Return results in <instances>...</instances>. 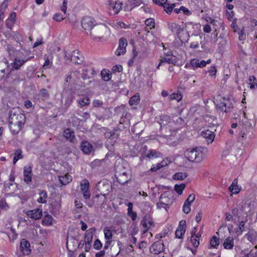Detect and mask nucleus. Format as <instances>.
Listing matches in <instances>:
<instances>
[{
  "instance_id": "obj_1",
  "label": "nucleus",
  "mask_w": 257,
  "mask_h": 257,
  "mask_svg": "<svg viewBox=\"0 0 257 257\" xmlns=\"http://www.w3.org/2000/svg\"><path fill=\"white\" fill-rule=\"evenodd\" d=\"M207 150L206 148L200 147L186 150L184 155L190 162L199 163L206 157Z\"/></svg>"
},
{
  "instance_id": "obj_2",
  "label": "nucleus",
  "mask_w": 257,
  "mask_h": 257,
  "mask_svg": "<svg viewBox=\"0 0 257 257\" xmlns=\"http://www.w3.org/2000/svg\"><path fill=\"white\" fill-rule=\"evenodd\" d=\"M241 113L243 115L244 118L239 122L240 132L239 135L242 138L246 139L247 137L250 138L251 136V130H252V125L245 117V113L242 112Z\"/></svg>"
},
{
  "instance_id": "obj_3",
  "label": "nucleus",
  "mask_w": 257,
  "mask_h": 257,
  "mask_svg": "<svg viewBox=\"0 0 257 257\" xmlns=\"http://www.w3.org/2000/svg\"><path fill=\"white\" fill-rule=\"evenodd\" d=\"M234 101L230 98L221 97L216 107L222 112H229L234 108Z\"/></svg>"
},
{
  "instance_id": "obj_4",
  "label": "nucleus",
  "mask_w": 257,
  "mask_h": 257,
  "mask_svg": "<svg viewBox=\"0 0 257 257\" xmlns=\"http://www.w3.org/2000/svg\"><path fill=\"white\" fill-rule=\"evenodd\" d=\"M107 28L104 25L95 26L90 31V36L95 40H100L104 37Z\"/></svg>"
},
{
  "instance_id": "obj_5",
  "label": "nucleus",
  "mask_w": 257,
  "mask_h": 257,
  "mask_svg": "<svg viewBox=\"0 0 257 257\" xmlns=\"http://www.w3.org/2000/svg\"><path fill=\"white\" fill-rule=\"evenodd\" d=\"M123 3L120 1L108 0L106 2V6L110 15H116L122 10Z\"/></svg>"
},
{
  "instance_id": "obj_6",
  "label": "nucleus",
  "mask_w": 257,
  "mask_h": 257,
  "mask_svg": "<svg viewBox=\"0 0 257 257\" xmlns=\"http://www.w3.org/2000/svg\"><path fill=\"white\" fill-rule=\"evenodd\" d=\"M250 203L247 204L244 206H240V205L237 207L234 208L232 209L231 212L233 216L236 217L238 219H239L240 217V211L244 212L246 214V217L251 216L253 214V212L251 211L250 208Z\"/></svg>"
},
{
  "instance_id": "obj_7",
  "label": "nucleus",
  "mask_w": 257,
  "mask_h": 257,
  "mask_svg": "<svg viewBox=\"0 0 257 257\" xmlns=\"http://www.w3.org/2000/svg\"><path fill=\"white\" fill-rule=\"evenodd\" d=\"M64 57L70 59L71 62L76 64H80L83 62L84 57L78 50H74L70 55L65 52Z\"/></svg>"
},
{
  "instance_id": "obj_8",
  "label": "nucleus",
  "mask_w": 257,
  "mask_h": 257,
  "mask_svg": "<svg viewBox=\"0 0 257 257\" xmlns=\"http://www.w3.org/2000/svg\"><path fill=\"white\" fill-rule=\"evenodd\" d=\"M80 192L85 200L90 199L91 194L89 191V183L87 179L82 180L80 183Z\"/></svg>"
},
{
  "instance_id": "obj_9",
  "label": "nucleus",
  "mask_w": 257,
  "mask_h": 257,
  "mask_svg": "<svg viewBox=\"0 0 257 257\" xmlns=\"http://www.w3.org/2000/svg\"><path fill=\"white\" fill-rule=\"evenodd\" d=\"M81 26L84 30L90 32L95 26V21L92 17H84L81 20Z\"/></svg>"
},
{
  "instance_id": "obj_10",
  "label": "nucleus",
  "mask_w": 257,
  "mask_h": 257,
  "mask_svg": "<svg viewBox=\"0 0 257 257\" xmlns=\"http://www.w3.org/2000/svg\"><path fill=\"white\" fill-rule=\"evenodd\" d=\"M101 183H99L98 185L97 186L99 190L100 191V194H98L96 195V197L98 198L99 197L100 195L103 196V200H102V203H104L106 201V196L108 195L109 193V188H110V186L108 184H102V186H101Z\"/></svg>"
},
{
  "instance_id": "obj_11",
  "label": "nucleus",
  "mask_w": 257,
  "mask_h": 257,
  "mask_svg": "<svg viewBox=\"0 0 257 257\" xmlns=\"http://www.w3.org/2000/svg\"><path fill=\"white\" fill-rule=\"evenodd\" d=\"M150 251L154 254H159L164 250L163 241L159 240L154 242L150 247Z\"/></svg>"
},
{
  "instance_id": "obj_12",
  "label": "nucleus",
  "mask_w": 257,
  "mask_h": 257,
  "mask_svg": "<svg viewBox=\"0 0 257 257\" xmlns=\"http://www.w3.org/2000/svg\"><path fill=\"white\" fill-rule=\"evenodd\" d=\"M127 45V42L125 38H121L119 40V45L115 52L117 56L125 54L126 52V47Z\"/></svg>"
},
{
  "instance_id": "obj_13",
  "label": "nucleus",
  "mask_w": 257,
  "mask_h": 257,
  "mask_svg": "<svg viewBox=\"0 0 257 257\" xmlns=\"http://www.w3.org/2000/svg\"><path fill=\"white\" fill-rule=\"evenodd\" d=\"M27 215L32 219L38 220L41 218L43 215L42 210L40 208L30 210L27 212Z\"/></svg>"
},
{
  "instance_id": "obj_14",
  "label": "nucleus",
  "mask_w": 257,
  "mask_h": 257,
  "mask_svg": "<svg viewBox=\"0 0 257 257\" xmlns=\"http://www.w3.org/2000/svg\"><path fill=\"white\" fill-rule=\"evenodd\" d=\"M25 118V115L22 113H11L9 115V121L11 122V123L13 121H16L18 123H20V122L24 123Z\"/></svg>"
},
{
  "instance_id": "obj_15",
  "label": "nucleus",
  "mask_w": 257,
  "mask_h": 257,
  "mask_svg": "<svg viewBox=\"0 0 257 257\" xmlns=\"http://www.w3.org/2000/svg\"><path fill=\"white\" fill-rule=\"evenodd\" d=\"M9 128L13 134H18L24 125V122L17 123L16 121H13L12 123L9 121Z\"/></svg>"
},
{
  "instance_id": "obj_16",
  "label": "nucleus",
  "mask_w": 257,
  "mask_h": 257,
  "mask_svg": "<svg viewBox=\"0 0 257 257\" xmlns=\"http://www.w3.org/2000/svg\"><path fill=\"white\" fill-rule=\"evenodd\" d=\"M24 180L27 184L32 181V167L31 166H25L24 168Z\"/></svg>"
},
{
  "instance_id": "obj_17",
  "label": "nucleus",
  "mask_w": 257,
  "mask_h": 257,
  "mask_svg": "<svg viewBox=\"0 0 257 257\" xmlns=\"http://www.w3.org/2000/svg\"><path fill=\"white\" fill-rule=\"evenodd\" d=\"M20 247L21 251L24 254H28L31 252L30 243L25 239L21 240Z\"/></svg>"
},
{
  "instance_id": "obj_18",
  "label": "nucleus",
  "mask_w": 257,
  "mask_h": 257,
  "mask_svg": "<svg viewBox=\"0 0 257 257\" xmlns=\"http://www.w3.org/2000/svg\"><path fill=\"white\" fill-rule=\"evenodd\" d=\"M30 58H26L25 57L21 59L18 57L15 58L14 62L12 64V66L15 70L19 69L27 61L30 60Z\"/></svg>"
},
{
  "instance_id": "obj_19",
  "label": "nucleus",
  "mask_w": 257,
  "mask_h": 257,
  "mask_svg": "<svg viewBox=\"0 0 257 257\" xmlns=\"http://www.w3.org/2000/svg\"><path fill=\"white\" fill-rule=\"evenodd\" d=\"M117 181L121 184L127 183L130 180L129 173L127 171H124L116 175Z\"/></svg>"
},
{
  "instance_id": "obj_20",
  "label": "nucleus",
  "mask_w": 257,
  "mask_h": 257,
  "mask_svg": "<svg viewBox=\"0 0 257 257\" xmlns=\"http://www.w3.org/2000/svg\"><path fill=\"white\" fill-rule=\"evenodd\" d=\"M51 211L57 213L59 212L61 207V200L59 197L53 201L51 203Z\"/></svg>"
},
{
  "instance_id": "obj_21",
  "label": "nucleus",
  "mask_w": 257,
  "mask_h": 257,
  "mask_svg": "<svg viewBox=\"0 0 257 257\" xmlns=\"http://www.w3.org/2000/svg\"><path fill=\"white\" fill-rule=\"evenodd\" d=\"M141 224L144 228V230L143 231V233H145L149 229L150 227L154 225V222L152 219L147 216H145L143 218Z\"/></svg>"
},
{
  "instance_id": "obj_22",
  "label": "nucleus",
  "mask_w": 257,
  "mask_h": 257,
  "mask_svg": "<svg viewBox=\"0 0 257 257\" xmlns=\"http://www.w3.org/2000/svg\"><path fill=\"white\" fill-rule=\"evenodd\" d=\"M96 229L95 227L91 228L87 230L84 234V241L85 242H92L93 233L95 231Z\"/></svg>"
},
{
  "instance_id": "obj_23",
  "label": "nucleus",
  "mask_w": 257,
  "mask_h": 257,
  "mask_svg": "<svg viewBox=\"0 0 257 257\" xmlns=\"http://www.w3.org/2000/svg\"><path fill=\"white\" fill-rule=\"evenodd\" d=\"M223 247L226 249H233L234 244V239L232 236H228L225 238L223 243Z\"/></svg>"
},
{
  "instance_id": "obj_24",
  "label": "nucleus",
  "mask_w": 257,
  "mask_h": 257,
  "mask_svg": "<svg viewBox=\"0 0 257 257\" xmlns=\"http://www.w3.org/2000/svg\"><path fill=\"white\" fill-rule=\"evenodd\" d=\"M201 136L207 139L208 143H211L214 139L215 135L214 133L208 130L203 131L201 133Z\"/></svg>"
},
{
  "instance_id": "obj_25",
  "label": "nucleus",
  "mask_w": 257,
  "mask_h": 257,
  "mask_svg": "<svg viewBox=\"0 0 257 257\" xmlns=\"http://www.w3.org/2000/svg\"><path fill=\"white\" fill-rule=\"evenodd\" d=\"M63 136L66 140L71 143H73L75 139L74 132L69 128L65 129L64 131Z\"/></svg>"
},
{
  "instance_id": "obj_26",
  "label": "nucleus",
  "mask_w": 257,
  "mask_h": 257,
  "mask_svg": "<svg viewBox=\"0 0 257 257\" xmlns=\"http://www.w3.org/2000/svg\"><path fill=\"white\" fill-rule=\"evenodd\" d=\"M81 150L85 154H89L92 150L93 146L87 141L83 142L81 145Z\"/></svg>"
},
{
  "instance_id": "obj_27",
  "label": "nucleus",
  "mask_w": 257,
  "mask_h": 257,
  "mask_svg": "<svg viewBox=\"0 0 257 257\" xmlns=\"http://www.w3.org/2000/svg\"><path fill=\"white\" fill-rule=\"evenodd\" d=\"M104 238L106 240V243L110 244L112 238V231L109 227H105L103 229Z\"/></svg>"
},
{
  "instance_id": "obj_28",
  "label": "nucleus",
  "mask_w": 257,
  "mask_h": 257,
  "mask_svg": "<svg viewBox=\"0 0 257 257\" xmlns=\"http://www.w3.org/2000/svg\"><path fill=\"white\" fill-rule=\"evenodd\" d=\"M179 229L178 228V231L179 230L180 231V235H178V238H182L184 236L186 228V221L184 220H182L179 222Z\"/></svg>"
},
{
  "instance_id": "obj_29",
  "label": "nucleus",
  "mask_w": 257,
  "mask_h": 257,
  "mask_svg": "<svg viewBox=\"0 0 257 257\" xmlns=\"http://www.w3.org/2000/svg\"><path fill=\"white\" fill-rule=\"evenodd\" d=\"M119 135L113 131L107 132L104 134L105 138H108L111 141V143L113 144L115 142L116 140L118 138Z\"/></svg>"
},
{
  "instance_id": "obj_30",
  "label": "nucleus",
  "mask_w": 257,
  "mask_h": 257,
  "mask_svg": "<svg viewBox=\"0 0 257 257\" xmlns=\"http://www.w3.org/2000/svg\"><path fill=\"white\" fill-rule=\"evenodd\" d=\"M59 180L60 183L63 185H66L72 181V177L69 174L60 176Z\"/></svg>"
},
{
  "instance_id": "obj_31",
  "label": "nucleus",
  "mask_w": 257,
  "mask_h": 257,
  "mask_svg": "<svg viewBox=\"0 0 257 257\" xmlns=\"http://www.w3.org/2000/svg\"><path fill=\"white\" fill-rule=\"evenodd\" d=\"M247 219L246 218L244 221L242 220L239 221L238 224V228H236L235 230L236 234H237V235H240L242 233L245 231V222H247Z\"/></svg>"
},
{
  "instance_id": "obj_32",
  "label": "nucleus",
  "mask_w": 257,
  "mask_h": 257,
  "mask_svg": "<svg viewBox=\"0 0 257 257\" xmlns=\"http://www.w3.org/2000/svg\"><path fill=\"white\" fill-rule=\"evenodd\" d=\"M39 195L40 197L37 199V202L39 203H46V199L48 197L47 192L45 190H41L39 193Z\"/></svg>"
},
{
  "instance_id": "obj_33",
  "label": "nucleus",
  "mask_w": 257,
  "mask_h": 257,
  "mask_svg": "<svg viewBox=\"0 0 257 257\" xmlns=\"http://www.w3.org/2000/svg\"><path fill=\"white\" fill-rule=\"evenodd\" d=\"M77 102L79 107H82L85 105H88L90 104V100L88 97L84 96L77 99Z\"/></svg>"
},
{
  "instance_id": "obj_34",
  "label": "nucleus",
  "mask_w": 257,
  "mask_h": 257,
  "mask_svg": "<svg viewBox=\"0 0 257 257\" xmlns=\"http://www.w3.org/2000/svg\"><path fill=\"white\" fill-rule=\"evenodd\" d=\"M237 179H234L233 180L231 186L229 187L230 191L233 194H237L240 191V189H239L237 186Z\"/></svg>"
},
{
  "instance_id": "obj_35",
  "label": "nucleus",
  "mask_w": 257,
  "mask_h": 257,
  "mask_svg": "<svg viewBox=\"0 0 257 257\" xmlns=\"http://www.w3.org/2000/svg\"><path fill=\"white\" fill-rule=\"evenodd\" d=\"M163 62H167L169 64H175L176 62V59L175 56L174 57V58L168 57L162 58V59L161 60V61L160 62V63H159V64L158 65V67H157L158 69L159 68V67L162 65V64Z\"/></svg>"
},
{
  "instance_id": "obj_36",
  "label": "nucleus",
  "mask_w": 257,
  "mask_h": 257,
  "mask_svg": "<svg viewBox=\"0 0 257 257\" xmlns=\"http://www.w3.org/2000/svg\"><path fill=\"white\" fill-rule=\"evenodd\" d=\"M53 220V217L51 215L47 214L45 215L42 220V224L46 226H50L52 225Z\"/></svg>"
},
{
  "instance_id": "obj_37",
  "label": "nucleus",
  "mask_w": 257,
  "mask_h": 257,
  "mask_svg": "<svg viewBox=\"0 0 257 257\" xmlns=\"http://www.w3.org/2000/svg\"><path fill=\"white\" fill-rule=\"evenodd\" d=\"M168 199V197L165 194H162L160 197V202L157 203V206L158 208H161L163 207V205H168L169 204L165 201H164V200H166Z\"/></svg>"
},
{
  "instance_id": "obj_38",
  "label": "nucleus",
  "mask_w": 257,
  "mask_h": 257,
  "mask_svg": "<svg viewBox=\"0 0 257 257\" xmlns=\"http://www.w3.org/2000/svg\"><path fill=\"white\" fill-rule=\"evenodd\" d=\"M248 84L250 85V88L251 89H254L257 88V80L254 76H249Z\"/></svg>"
},
{
  "instance_id": "obj_39",
  "label": "nucleus",
  "mask_w": 257,
  "mask_h": 257,
  "mask_svg": "<svg viewBox=\"0 0 257 257\" xmlns=\"http://www.w3.org/2000/svg\"><path fill=\"white\" fill-rule=\"evenodd\" d=\"M101 74L102 79L104 81H107L109 80L111 78V74L108 70L103 69L101 71Z\"/></svg>"
},
{
  "instance_id": "obj_40",
  "label": "nucleus",
  "mask_w": 257,
  "mask_h": 257,
  "mask_svg": "<svg viewBox=\"0 0 257 257\" xmlns=\"http://www.w3.org/2000/svg\"><path fill=\"white\" fill-rule=\"evenodd\" d=\"M22 158H23L22 150L20 149L16 150L15 151L14 157L13 158V164H15L19 159Z\"/></svg>"
},
{
  "instance_id": "obj_41",
  "label": "nucleus",
  "mask_w": 257,
  "mask_h": 257,
  "mask_svg": "<svg viewBox=\"0 0 257 257\" xmlns=\"http://www.w3.org/2000/svg\"><path fill=\"white\" fill-rule=\"evenodd\" d=\"M182 171L181 169L178 168V180H183L188 176L186 170L183 169L182 171Z\"/></svg>"
},
{
  "instance_id": "obj_42",
  "label": "nucleus",
  "mask_w": 257,
  "mask_h": 257,
  "mask_svg": "<svg viewBox=\"0 0 257 257\" xmlns=\"http://www.w3.org/2000/svg\"><path fill=\"white\" fill-rule=\"evenodd\" d=\"M140 100V96L136 94L133 96L130 99L129 103L131 105H137L139 103Z\"/></svg>"
},
{
  "instance_id": "obj_43",
  "label": "nucleus",
  "mask_w": 257,
  "mask_h": 257,
  "mask_svg": "<svg viewBox=\"0 0 257 257\" xmlns=\"http://www.w3.org/2000/svg\"><path fill=\"white\" fill-rule=\"evenodd\" d=\"M210 246L212 247L217 248L219 244V239L215 236H213L210 241Z\"/></svg>"
},
{
  "instance_id": "obj_44",
  "label": "nucleus",
  "mask_w": 257,
  "mask_h": 257,
  "mask_svg": "<svg viewBox=\"0 0 257 257\" xmlns=\"http://www.w3.org/2000/svg\"><path fill=\"white\" fill-rule=\"evenodd\" d=\"M167 163H165L164 161L162 162L161 163H158L156 165H154L150 169V171L152 172H156L160 169L163 168L166 166Z\"/></svg>"
},
{
  "instance_id": "obj_45",
  "label": "nucleus",
  "mask_w": 257,
  "mask_h": 257,
  "mask_svg": "<svg viewBox=\"0 0 257 257\" xmlns=\"http://www.w3.org/2000/svg\"><path fill=\"white\" fill-rule=\"evenodd\" d=\"M39 96L41 97L43 100H45L49 97V94L46 89H42L39 93Z\"/></svg>"
},
{
  "instance_id": "obj_46",
  "label": "nucleus",
  "mask_w": 257,
  "mask_h": 257,
  "mask_svg": "<svg viewBox=\"0 0 257 257\" xmlns=\"http://www.w3.org/2000/svg\"><path fill=\"white\" fill-rule=\"evenodd\" d=\"M145 23L146 25L149 27L150 29H152L155 27V21L152 18L147 19Z\"/></svg>"
},
{
  "instance_id": "obj_47",
  "label": "nucleus",
  "mask_w": 257,
  "mask_h": 257,
  "mask_svg": "<svg viewBox=\"0 0 257 257\" xmlns=\"http://www.w3.org/2000/svg\"><path fill=\"white\" fill-rule=\"evenodd\" d=\"M175 6V4L170 5L166 3V4L164 5V9L167 14H170L172 12Z\"/></svg>"
},
{
  "instance_id": "obj_48",
  "label": "nucleus",
  "mask_w": 257,
  "mask_h": 257,
  "mask_svg": "<svg viewBox=\"0 0 257 257\" xmlns=\"http://www.w3.org/2000/svg\"><path fill=\"white\" fill-rule=\"evenodd\" d=\"M192 245L195 247L197 248L199 245V239L195 237L194 235H192L190 239Z\"/></svg>"
},
{
  "instance_id": "obj_49",
  "label": "nucleus",
  "mask_w": 257,
  "mask_h": 257,
  "mask_svg": "<svg viewBox=\"0 0 257 257\" xmlns=\"http://www.w3.org/2000/svg\"><path fill=\"white\" fill-rule=\"evenodd\" d=\"M93 70L92 69H83V73L82 74V77L85 79L86 77H84L85 73L84 72H87L86 75H87V78H89L91 77V75H93Z\"/></svg>"
},
{
  "instance_id": "obj_50",
  "label": "nucleus",
  "mask_w": 257,
  "mask_h": 257,
  "mask_svg": "<svg viewBox=\"0 0 257 257\" xmlns=\"http://www.w3.org/2000/svg\"><path fill=\"white\" fill-rule=\"evenodd\" d=\"M128 3L132 8H135L140 6L141 2V0H128Z\"/></svg>"
},
{
  "instance_id": "obj_51",
  "label": "nucleus",
  "mask_w": 257,
  "mask_h": 257,
  "mask_svg": "<svg viewBox=\"0 0 257 257\" xmlns=\"http://www.w3.org/2000/svg\"><path fill=\"white\" fill-rule=\"evenodd\" d=\"M16 13L15 12H13L11 13L9 17V18L7 20V23L11 22L12 24H14L16 21Z\"/></svg>"
},
{
  "instance_id": "obj_52",
  "label": "nucleus",
  "mask_w": 257,
  "mask_h": 257,
  "mask_svg": "<svg viewBox=\"0 0 257 257\" xmlns=\"http://www.w3.org/2000/svg\"><path fill=\"white\" fill-rule=\"evenodd\" d=\"M176 138L175 137L170 136L167 139V143L169 145H175V143L176 142Z\"/></svg>"
},
{
  "instance_id": "obj_53",
  "label": "nucleus",
  "mask_w": 257,
  "mask_h": 257,
  "mask_svg": "<svg viewBox=\"0 0 257 257\" xmlns=\"http://www.w3.org/2000/svg\"><path fill=\"white\" fill-rule=\"evenodd\" d=\"M190 203H186L184 202L183 206V211L185 213L188 214L190 212Z\"/></svg>"
},
{
  "instance_id": "obj_54",
  "label": "nucleus",
  "mask_w": 257,
  "mask_h": 257,
  "mask_svg": "<svg viewBox=\"0 0 257 257\" xmlns=\"http://www.w3.org/2000/svg\"><path fill=\"white\" fill-rule=\"evenodd\" d=\"M168 28L173 33L176 32L177 24L175 22H170L168 24Z\"/></svg>"
},
{
  "instance_id": "obj_55",
  "label": "nucleus",
  "mask_w": 257,
  "mask_h": 257,
  "mask_svg": "<svg viewBox=\"0 0 257 257\" xmlns=\"http://www.w3.org/2000/svg\"><path fill=\"white\" fill-rule=\"evenodd\" d=\"M92 104H93V107H102V105H103V101H101L100 100L94 99L93 101Z\"/></svg>"
},
{
  "instance_id": "obj_56",
  "label": "nucleus",
  "mask_w": 257,
  "mask_h": 257,
  "mask_svg": "<svg viewBox=\"0 0 257 257\" xmlns=\"http://www.w3.org/2000/svg\"><path fill=\"white\" fill-rule=\"evenodd\" d=\"M54 20L57 22H61L64 19L63 15L61 13H57L54 15Z\"/></svg>"
},
{
  "instance_id": "obj_57",
  "label": "nucleus",
  "mask_w": 257,
  "mask_h": 257,
  "mask_svg": "<svg viewBox=\"0 0 257 257\" xmlns=\"http://www.w3.org/2000/svg\"><path fill=\"white\" fill-rule=\"evenodd\" d=\"M182 11L185 15L189 16L191 15L190 11L186 7L184 6H182L180 8L179 10H178V13Z\"/></svg>"
},
{
  "instance_id": "obj_58",
  "label": "nucleus",
  "mask_w": 257,
  "mask_h": 257,
  "mask_svg": "<svg viewBox=\"0 0 257 257\" xmlns=\"http://www.w3.org/2000/svg\"><path fill=\"white\" fill-rule=\"evenodd\" d=\"M102 246V244L99 239H97L95 240L93 244V247L94 249L97 250L99 249L100 248H101Z\"/></svg>"
},
{
  "instance_id": "obj_59",
  "label": "nucleus",
  "mask_w": 257,
  "mask_h": 257,
  "mask_svg": "<svg viewBox=\"0 0 257 257\" xmlns=\"http://www.w3.org/2000/svg\"><path fill=\"white\" fill-rule=\"evenodd\" d=\"M185 183H182L180 185L178 184V195H180L182 194L183 191L186 187Z\"/></svg>"
},
{
  "instance_id": "obj_60",
  "label": "nucleus",
  "mask_w": 257,
  "mask_h": 257,
  "mask_svg": "<svg viewBox=\"0 0 257 257\" xmlns=\"http://www.w3.org/2000/svg\"><path fill=\"white\" fill-rule=\"evenodd\" d=\"M117 25V29L119 28H123V29H128L129 28V26L125 24L124 23H123L122 21H117L116 23Z\"/></svg>"
},
{
  "instance_id": "obj_61",
  "label": "nucleus",
  "mask_w": 257,
  "mask_h": 257,
  "mask_svg": "<svg viewBox=\"0 0 257 257\" xmlns=\"http://www.w3.org/2000/svg\"><path fill=\"white\" fill-rule=\"evenodd\" d=\"M209 73L210 76H214L216 75L217 70L214 66H211L209 69L206 72Z\"/></svg>"
},
{
  "instance_id": "obj_62",
  "label": "nucleus",
  "mask_w": 257,
  "mask_h": 257,
  "mask_svg": "<svg viewBox=\"0 0 257 257\" xmlns=\"http://www.w3.org/2000/svg\"><path fill=\"white\" fill-rule=\"evenodd\" d=\"M190 64L193 67L199 68V60L198 59H192Z\"/></svg>"
},
{
  "instance_id": "obj_63",
  "label": "nucleus",
  "mask_w": 257,
  "mask_h": 257,
  "mask_svg": "<svg viewBox=\"0 0 257 257\" xmlns=\"http://www.w3.org/2000/svg\"><path fill=\"white\" fill-rule=\"evenodd\" d=\"M122 71V66H121L120 65H116L112 68V71L113 73H115L116 72H120Z\"/></svg>"
},
{
  "instance_id": "obj_64",
  "label": "nucleus",
  "mask_w": 257,
  "mask_h": 257,
  "mask_svg": "<svg viewBox=\"0 0 257 257\" xmlns=\"http://www.w3.org/2000/svg\"><path fill=\"white\" fill-rule=\"evenodd\" d=\"M153 1L155 4L164 7L167 3V0H153Z\"/></svg>"
}]
</instances>
